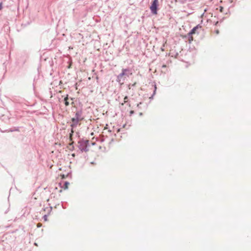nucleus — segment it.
Returning <instances> with one entry per match:
<instances>
[{"label": "nucleus", "mask_w": 251, "mask_h": 251, "mask_svg": "<svg viewBox=\"0 0 251 251\" xmlns=\"http://www.w3.org/2000/svg\"><path fill=\"white\" fill-rule=\"evenodd\" d=\"M130 75H131V73L129 69H123L122 73L117 75L116 81L120 84H123L125 79L128 77Z\"/></svg>", "instance_id": "nucleus-1"}, {"label": "nucleus", "mask_w": 251, "mask_h": 251, "mask_svg": "<svg viewBox=\"0 0 251 251\" xmlns=\"http://www.w3.org/2000/svg\"><path fill=\"white\" fill-rule=\"evenodd\" d=\"M78 148L79 149L82 151H87L88 149V146L89 141L88 140H81L78 141Z\"/></svg>", "instance_id": "nucleus-2"}, {"label": "nucleus", "mask_w": 251, "mask_h": 251, "mask_svg": "<svg viewBox=\"0 0 251 251\" xmlns=\"http://www.w3.org/2000/svg\"><path fill=\"white\" fill-rule=\"evenodd\" d=\"M71 121L72 124H71V126L72 128L71 130V132L70 133V137H71L73 136V133L74 132V128H75L77 126L79 123V122L80 121L79 120L75 117L72 118Z\"/></svg>", "instance_id": "nucleus-3"}, {"label": "nucleus", "mask_w": 251, "mask_h": 251, "mask_svg": "<svg viewBox=\"0 0 251 251\" xmlns=\"http://www.w3.org/2000/svg\"><path fill=\"white\" fill-rule=\"evenodd\" d=\"M158 0H153L152 1L151 6H150V9L151 12L153 14H156L157 12V6H158Z\"/></svg>", "instance_id": "nucleus-4"}, {"label": "nucleus", "mask_w": 251, "mask_h": 251, "mask_svg": "<svg viewBox=\"0 0 251 251\" xmlns=\"http://www.w3.org/2000/svg\"><path fill=\"white\" fill-rule=\"evenodd\" d=\"M82 111L81 110H77L75 113V118L78 119L80 121H82L83 120V117L82 116Z\"/></svg>", "instance_id": "nucleus-5"}, {"label": "nucleus", "mask_w": 251, "mask_h": 251, "mask_svg": "<svg viewBox=\"0 0 251 251\" xmlns=\"http://www.w3.org/2000/svg\"><path fill=\"white\" fill-rule=\"evenodd\" d=\"M201 27V26L200 25H197V26H195L190 32L189 34L191 35V34H193L196 33L197 29L199 28H200Z\"/></svg>", "instance_id": "nucleus-6"}, {"label": "nucleus", "mask_w": 251, "mask_h": 251, "mask_svg": "<svg viewBox=\"0 0 251 251\" xmlns=\"http://www.w3.org/2000/svg\"><path fill=\"white\" fill-rule=\"evenodd\" d=\"M68 99H69L68 95H67L66 96V97H65L64 99V103L66 106H68L69 105V102L68 101Z\"/></svg>", "instance_id": "nucleus-7"}, {"label": "nucleus", "mask_w": 251, "mask_h": 251, "mask_svg": "<svg viewBox=\"0 0 251 251\" xmlns=\"http://www.w3.org/2000/svg\"><path fill=\"white\" fill-rule=\"evenodd\" d=\"M124 101H125V103H127V104L130 106V104H129V102L128 101V97L127 96H125V98H124Z\"/></svg>", "instance_id": "nucleus-8"}, {"label": "nucleus", "mask_w": 251, "mask_h": 251, "mask_svg": "<svg viewBox=\"0 0 251 251\" xmlns=\"http://www.w3.org/2000/svg\"><path fill=\"white\" fill-rule=\"evenodd\" d=\"M156 90V85H154V91H153V94H152V95L151 96V97L150 98V99H152L153 96L155 95V94Z\"/></svg>", "instance_id": "nucleus-9"}, {"label": "nucleus", "mask_w": 251, "mask_h": 251, "mask_svg": "<svg viewBox=\"0 0 251 251\" xmlns=\"http://www.w3.org/2000/svg\"><path fill=\"white\" fill-rule=\"evenodd\" d=\"M192 35L193 34H191V35L189 34V33L188 34V39H189V40L190 41V42L191 41H192L193 40V37H192Z\"/></svg>", "instance_id": "nucleus-10"}, {"label": "nucleus", "mask_w": 251, "mask_h": 251, "mask_svg": "<svg viewBox=\"0 0 251 251\" xmlns=\"http://www.w3.org/2000/svg\"><path fill=\"white\" fill-rule=\"evenodd\" d=\"M69 184V183L68 182H67V181L65 182V183H64V188L65 189L67 188H68V185Z\"/></svg>", "instance_id": "nucleus-11"}, {"label": "nucleus", "mask_w": 251, "mask_h": 251, "mask_svg": "<svg viewBox=\"0 0 251 251\" xmlns=\"http://www.w3.org/2000/svg\"><path fill=\"white\" fill-rule=\"evenodd\" d=\"M223 9H224V8L222 6H220V12H223Z\"/></svg>", "instance_id": "nucleus-12"}, {"label": "nucleus", "mask_w": 251, "mask_h": 251, "mask_svg": "<svg viewBox=\"0 0 251 251\" xmlns=\"http://www.w3.org/2000/svg\"><path fill=\"white\" fill-rule=\"evenodd\" d=\"M43 218H44V219L45 221H47V215H44Z\"/></svg>", "instance_id": "nucleus-13"}, {"label": "nucleus", "mask_w": 251, "mask_h": 251, "mask_svg": "<svg viewBox=\"0 0 251 251\" xmlns=\"http://www.w3.org/2000/svg\"><path fill=\"white\" fill-rule=\"evenodd\" d=\"M2 7V3H0V10L1 9Z\"/></svg>", "instance_id": "nucleus-14"}, {"label": "nucleus", "mask_w": 251, "mask_h": 251, "mask_svg": "<svg viewBox=\"0 0 251 251\" xmlns=\"http://www.w3.org/2000/svg\"><path fill=\"white\" fill-rule=\"evenodd\" d=\"M126 103H125V101L124 100V102L123 103H121V105H123L124 104H125Z\"/></svg>", "instance_id": "nucleus-15"}, {"label": "nucleus", "mask_w": 251, "mask_h": 251, "mask_svg": "<svg viewBox=\"0 0 251 251\" xmlns=\"http://www.w3.org/2000/svg\"><path fill=\"white\" fill-rule=\"evenodd\" d=\"M216 33H219L218 30H217V31H216Z\"/></svg>", "instance_id": "nucleus-16"}, {"label": "nucleus", "mask_w": 251, "mask_h": 251, "mask_svg": "<svg viewBox=\"0 0 251 251\" xmlns=\"http://www.w3.org/2000/svg\"><path fill=\"white\" fill-rule=\"evenodd\" d=\"M166 67V66H165V65H163V67Z\"/></svg>", "instance_id": "nucleus-17"}, {"label": "nucleus", "mask_w": 251, "mask_h": 251, "mask_svg": "<svg viewBox=\"0 0 251 251\" xmlns=\"http://www.w3.org/2000/svg\"><path fill=\"white\" fill-rule=\"evenodd\" d=\"M135 85V83L133 84L132 86H134Z\"/></svg>", "instance_id": "nucleus-18"}]
</instances>
